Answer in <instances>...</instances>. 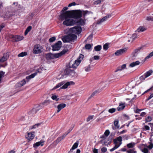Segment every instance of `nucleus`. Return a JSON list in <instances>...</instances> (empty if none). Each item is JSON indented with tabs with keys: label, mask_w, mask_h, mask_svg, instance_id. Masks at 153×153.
<instances>
[{
	"label": "nucleus",
	"mask_w": 153,
	"mask_h": 153,
	"mask_svg": "<svg viewBox=\"0 0 153 153\" xmlns=\"http://www.w3.org/2000/svg\"><path fill=\"white\" fill-rule=\"evenodd\" d=\"M59 18L61 20H64L62 24L66 26L73 25L76 22V20L72 18L71 10L60 13Z\"/></svg>",
	"instance_id": "obj_1"
},
{
	"label": "nucleus",
	"mask_w": 153,
	"mask_h": 153,
	"mask_svg": "<svg viewBox=\"0 0 153 153\" xmlns=\"http://www.w3.org/2000/svg\"><path fill=\"white\" fill-rule=\"evenodd\" d=\"M82 29H68V35L62 38L64 42H69L74 41L77 37L75 34H79L81 32Z\"/></svg>",
	"instance_id": "obj_2"
},
{
	"label": "nucleus",
	"mask_w": 153,
	"mask_h": 153,
	"mask_svg": "<svg viewBox=\"0 0 153 153\" xmlns=\"http://www.w3.org/2000/svg\"><path fill=\"white\" fill-rule=\"evenodd\" d=\"M72 18L78 19L81 18L82 16L84 18L87 15L92 14L93 13L91 11L80 10H71Z\"/></svg>",
	"instance_id": "obj_3"
},
{
	"label": "nucleus",
	"mask_w": 153,
	"mask_h": 153,
	"mask_svg": "<svg viewBox=\"0 0 153 153\" xmlns=\"http://www.w3.org/2000/svg\"><path fill=\"white\" fill-rule=\"evenodd\" d=\"M68 51V49L65 48L59 53L55 54L48 53L46 55L45 57L48 60L59 58L65 54Z\"/></svg>",
	"instance_id": "obj_4"
},
{
	"label": "nucleus",
	"mask_w": 153,
	"mask_h": 153,
	"mask_svg": "<svg viewBox=\"0 0 153 153\" xmlns=\"http://www.w3.org/2000/svg\"><path fill=\"white\" fill-rule=\"evenodd\" d=\"M122 138L121 136H119L116 139H114L113 142L114 144H115V146L113 148L110 150V151L111 152H112L118 148L122 144Z\"/></svg>",
	"instance_id": "obj_5"
},
{
	"label": "nucleus",
	"mask_w": 153,
	"mask_h": 153,
	"mask_svg": "<svg viewBox=\"0 0 153 153\" xmlns=\"http://www.w3.org/2000/svg\"><path fill=\"white\" fill-rule=\"evenodd\" d=\"M74 68H75L73 67V64L72 66L70 65H68L66 66V68L65 70V72L67 74L70 75L72 77L76 76V73L74 71Z\"/></svg>",
	"instance_id": "obj_6"
},
{
	"label": "nucleus",
	"mask_w": 153,
	"mask_h": 153,
	"mask_svg": "<svg viewBox=\"0 0 153 153\" xmlns=\"http://www.w3.org/2000/svg\"><path fill=\"white\" fill-rule=\"evenodd\" d=\"M42 47L40 45L36 44L34 46L33 52L34 54L39 53L42 52Z\"/></svg>",
	"instance_id": "obj_7"
},
{
	"label": "nucleus",
	"mask_w": 153,
	"mask_h": 153,
	"mask_svg": "<svg viewBox=\"0 0 153 153\" xmlns=\"http://www.w3.org/2000/svg\"><path fill=\"white\" fill-rule=\"evenodd\" d=\"M62 42L61 41H59L54 45L52 46V50L53 51H59L62 47Z\"/></svg>",
	"instance_id": "obj_8"
},
{
	"label": "nucleus",
	"mask_w": 153,
	"mask_h": 153,
	"mask_svg": "<svg viewBox=\"0 0 153 153\" xmlns=\"http://www.w3.org/2000/svg\"><path fill=\"white\" fill-rule=\"evenodd\" d=\"M86 20L85 18L82 19L80 18V19L77 21V25L79 26H83L85 25ZM70 29H81V27L80 26H78L77 27L75 28L73 27L71 28Z\"/></svg>",
	"instance_id": "obj_9"
},
{
	"label": "nucleus",
	"mask_w": 153,
	"mask_h": 153,
	"mask_svg": "<svg viewBox=\"0 0 153 153\" xmlns=\"http://www.w3.org/2000/svg\"><path fill=\"white\" fill-rule=\"evenodd\" d=\"M145 47V45H143L135 49L132 53V56L133 57H136L137 56L138 52L140 51H141L143 50L144 49V48Z\"/></svg>",
	"instance_id": "obj_10"
},
{
	"label": "nucleus",
	"mask_w": 153,
	"mask_h": 153,
	"mask_svg": "<svg viewBox=\"0 0 153 153\" xmlns=\"http://www.w3.org/2000/svg\"><path fill=\"white\" fill-rule=\"evenodd\" d=\"M128 50L127 48L121 49L117 50L114 53L115 55L116 56H119L122 55L125 53Z\"/></svg>",
	"instance_id": "obj_11"
},
{
	"label": "nucleus",
	"mask_w": 153,
	"mask_h": 153,
	"mask_svg": "<svg viewBox=\"0 0 153 153\" xmlns=\"http://www.w3.org/2000/svg\"><path fill=\"white\" fill-rule=\"evenodd\" d=\"M84 57V55L83 54H80L78 59L77 60H76L75 63L73 64V67L76 68L79 65L81 61L83 59Z\"/></svg>",
	"instance_id": "obj_12"
},
{
	"label": "nucleus",
	"mask_w": 153,
	"mask_h": 153,
	"mask_svg": "<svg viewBox=\"0 0 153 153\" xmlns=\"http://www.w3.org/2000/svg\"><path fill=\"white\" fill-rule=\"evenodd\" d=\"M34 132H31L27 133V134L25 135V137L28 140V142L32 140L34 138Z\"/></svg>",
	"instance_id": "obj_13"
},
{
	"label": "nucleus",
	"mask_w": 153,
	"mask_h": 153,
	"mask_svg": "<svg viewBox=\"0 0 153 153\" xmlns=\"http://www.w3.org/2000/svg\"><path fill=\"white\" fill-rule=\"evenodd\" d=\"M111 16V14H109L108 15H106L105 16L103 17L101 19L99 20L97 23V24H100L103 22L107 21L108 18H109Z\"/></svg>",
	"instance_id": "obj_14"
},
{
	"label": "nucleus",
	"mask_w": 153,
	"mask_h": 153,
	"mask_svg": "<svg viewBox=\"0 0 153 153\" xmlns=\"http://www.w3.org/2000/svg\"><path fill=\"white\" fill-rule=\"evenodd\" d=\"M12 38L13 39V41L16 42L20 41L24 38L23 36L19 35L13 36Z\"/></svg>",
	"instance_id": "obj_15"
},
{
	"label": "nucleus",
	"mask_w": 153,
	"mask_h": 153,
	"mask_svg": "<svg viewBox=\"0 0 153 153\" xmlns=\"http://www.w3.org/2000/svg\"><path fill=\"white\" fill-rule=\"evenodd\" d=\"M121 150L123 152L126 151L127 153H136L137 151H135V149H129L128 150H127L125 148H123L121 149Z\"/></svg>",
	"instance_id": "obj_16"
},
{
	"label": "nucleus",
	"mask_w": 153,
	"mask_h": 153,
	"mask_svg": "<svg viewBox=\"0 0 153 153\" xmlns=\"http://www.w3.org/2000/svg\"><path fill=\"white\" fill-rule=\"evenodd\" d=\"M125 107V103L120 102L119 103L118 107L117 108V110L118 111H121L123 110Z\"/></svg>",
	"instance_id": "obj_17"
},
{
	"label": "nucleus",
	"mask_w": 153,
	"mask_h": 153,
	"mask_svg": "<svg viewBox=\"0 0 153 153\" xmlns=\"http://www.w3.org/2000/svg\"><path fill=\"white\" fill-rule=\"evenodd\" d=\"M44 141L43 140H41L40 141L37 142L34 144L33 145V147L34 148H37L39 146H42L44 145Z\"/></svg>",
	"instance_id": "obj_18"
},
{
	"label": "nucleus",
	"mask_w": 153,
	"mask_h": 153,
	"mask_svg": "<svg viewBox=\"0 0 153 153\" xmlns=\"http://www.w3.org/2000/svg\"><path fill=\"white\" fill-rule=\"evenodd\" d=\"M9 56V55L7 53H4V54L2 58L0 59V62H3L5 61L8 59Z\"/></svg>",
	"instance_id": "obj_19"
},
{
	"label": "nucleus",
	"mask_w": 153,
	"mask_h": 153,
	"mask_svg": "<svg viewBox=\"0 0 153 153\" xmlns=\"http://www.w3.org/2000/svg\"><path fill=\"white\" fill-rule=\"evenodd\" d=\"M66 106V104H65L64 103H62L58 105L57 106V108H58L57 113H58V112H59L62 109L65 107Z\"/></svg>",
	"instance_id": "obj_20"
},
{
	"label": "nucleus",
	"mask_w": 153,
	"mask_h": 153,
	"mask_svg": "<svg viewBox=\"0 0 153 153\" xmlns=\"http://www.w3.org/2000/svg\"><path fill=\"white\" fill-rule=\"evenodd\" d=\"M65 84L61 87L60 88L61 89H65L68 88V86L70 85L71 84H74V83L73 82H68L66 83H65Z\"/></svg>",
	"instance_id": "obj_21"
},
{
	"label": "nucleus",
	"mask_w": 153,
	"mask_h": 153,
	"mask_svg": "<svg viewBox=\"0 0 153 153\" xmlns=\"http://www.w3.org/2000/svg\"><path fill=\"white\" fill-rule=\"evenodd\" d=\"M146 29H137V30L135 31V33L133 34L132 35V37H134L133 39H134V38H135L137 37V34L138 33H139L140 32H143Z\"/></svg>",
	"instance_id": "obj_22"
},
{
	"label": "nucleus",
	"mask_w": 153,
	"mask_h": 153,
	"mask_svg": "<svg viewBox=\"0 0 153 153\" xmlns=\"http://www.w3.org/2000/svg\"><path fill=\"white\" fill-rule=\"evenodd\" d=\"M135 143L133 142H131L127 144L126 146L128 148L134 149V147Z\"/></svg>",
	"instance_id": "obj_23"
},
{
	"label": "nucleus",
	"mask_w": 153,
	"mask_h": 153,
	"mask_svg": "<svg viewBox=\"0 0 153 153\" xmlns=\"http://www.w3.org/2000/svg\"><path fill=\"white\" fill-rule=\"evenodd\" d=\"M140 64L139 61H137L135 62H133L130 64L129 66L131 67H133L136 65H138Z\"/></svg>",
	"instance_id": "obj_24"
},
{
	"label": "nucleus",
	"mask_w": 153,
	"mask_h": 153,
	"mask_svg": "<svg viewBox=\"0 0 153 153\" xmlns=\"http://www.w3.org/2000/svg\"><path fill=\"white\" fill-rule=\"evenodd\" d=\"M118 120H115L114 122V127H113V128L114 130H115L119 128V126L118 125Z\"/></svg>",
	"instance_id": "obj_25"
},
{
	"label": "nucleus",
	"mask_w": 153,
	"mask_h": 153,
	"mask_svg": "<svg viewBox=\"0 0 153 153\" xmlns=\"http://www.w3.org/2000/svg\"><path fill=\"white\" fill-rule=\"evenodd\" d=\"M26 83V81L24 79L18 83L16 85L17 86L22 87Z\"/></svg>",
	"instance_id": "obj_26"
},
{
	"label": "nucleus",
	"mask_w": 153,
	"mask_h": 153,
	"mask_svg": "<svg viewBox=\"0 0 153 153\" xmlns=\"http://www.w3.org/2000/svg\"><path fill=\"white\" fill-rule=\"evenodd\" d=\"M65 83V81H62L61 82H60L58 84L56 85L53 88V89H56L59 87H60L61 86L64 84Z\"/></svg>",
	"instance_id": "obj_27"
},
{
	"label": "nucleus",
	"mask_w": 153,
	"mask_h": 153,
	"mask_svg": "<svg viewBox=\"0 0 153 153\" xmlns=\"http://www.w3.org/2000/svg\"><path fill=\"white\" fill-rule=\"evenodd\" d=\"M37 74V73L35 72L34 73L31 74L30 75L27 76L26 79H30L31 78H33Z\"/></svg>",
	"instance_id": "obj_28"
},
{
	"label": "nucleus",
	"mask_w": 153,
	"mask_h": 153,
	"mask_svg": "<svg viewBox=\"0 0 153 153\" xmlns=\"http://www.w3.org/2000/svg\"><path fill=\"white\" fill-rule=\"evenodd\" d=\"M153 73V71L152 70H150L149 71L146 72L144 74L147 77L150 76Z\"/></svg>",
	"instance_id": "obj_29"
},
{
	"label": "nucleus",
	"mask_w": 153,
	"mask_h": 153,
	"mask_svg": "<svg viewBox=\"0 0 153 153\" xmlns=\"http://www.w3.org/2000/svg\"><path fill=\"white\" fill-rule=\"evenodd\" d=\"M102 48V46L100 45H97L94 48V50L97 51H100Z\"/></svg>",
	"instance_id": "obj_30"
},
{
	"label": "nucleus",
	"mask_w": 153,
	"mask_h": 153,
	"mask_svg": "<svg viewBox=\"0 0 153 153\" xmlns=\"http://www.w3.org/2000/svg\"><path fill=\"white\" fill-rule=\"evenodd\" d=\"M152 120V117L150 116H149L145 118V123L150 122Z\"/></svg>",
	"instance_id": "obj_31"
},
{
	"label": "nucleus",
	"mask_w": 153,
	"mask_h": 153,
	"mask_svg": "<svg viewBox=\"0 0 153 153\" xmlns=\"http://www.w3.org/2000/svg\"><path fill=\"white\" fill-rule=\"evenodd\" d=\"M58 96L54 95V94H52L51 97V98L53 100H55L56 101H58L59 98H58Z\"/></svg>",
	"instance_id": "obj_32"
},
{
	"label": "nucleus",
	"mask_w": 153,
	"mask_h": 153,
	"mask_svg": "<svg viewBox=\"0 0 153 153\" xmlns=\"http://www.w3.org/2000/svg\"><path fill=\"white\" fill-rule=\"evenodd\" d=\"M146 20L148 21L153 22V17L151 16H147Z\"/></svg>",
	"instance_id": "obj_33"
},
{
	"label": "nucleus",
	"mask_w": 153,
	"mask_h": 153,
	"mask_svg": "<svg viewBox=\"0 0 153 153\" xmlns=\"http://www.w3.org/2000/svg\"><path fill=\"white\" fill-rule=\"evenodd\" d=\"M126 65L125 64L122 65H121V69H116V70L115 71V72H117L118 71H120L125 69V68H126Z\"/></svg>",
	"instance_id": "obj_34"
},
{
	"label": "nucleus",
	"mask_w": 153,
	"mask_h": 153,
	"mask_svg": "<svg viewBox=\"0 0 153 153\" xmlns=\"http://www.w3.org/2000/svg\"><path fill=\"white\" fill-rule=\"evenodd\" d=\"M153 56V51L150 53L147 56H146L145 58V60H146L149 59V58Z\"/></svg>",
	"instance_id": "obj_35"
},
{
	"label": "nucleus",
	"mask_w": 153,
	"mask_h": 153,
	"mask_svg": "<svg viewBox=\"0 0 153 153\" xmlns=\"http://www.w3.org/2000/svg\"><path fill=\"white\" fill-rule=\"evenodd\" d=\"M103 1V0H97L94 1L93 4L95 5H98L100 4L102 1Z\"/></svg>",
	"instance_id": "obj_36"
},
{
	"label": "nucleus",
	"mask_w": 153,
	"mask_h": 153,
	"mask_svg": "<svg viewBox=\"0 0 153 153\" xmlns=\"http://www.w3.org/2000/svg\"><path fill=\"white\" fill-rule=\"evenodd\" d=\"M27 55V52H22L20 53L19 54L18 56V57H23L24 56H26Z\"/></svg>",
	"instance_id": "obj_37"
},
{
	"label": "nucleus",
	"mask_w": 153,
	"mask_h": 153,
	"mask_svg": "<svg viewBox=\"0 0 153 153\" xmlns=\"http://www.w3.org/2000/svg\"><path fill=\"white\" fill-rule=\"evenodd\" d=\"M147 78L145 75L144 74V75L141 76L140 77V79L141 82L143 81L146 78Z\"/></svg>",
	"instance_id": "obj_38"
},
{
	"label": "nucleus",
	"mask_w": 153,
	"mask_h": 153,
	"mask_svg": "<svg viewBox=\"0 0 153 153\" xmlns=\"http://www.w3.org/2000/svg\"><path fill=\"white\" fill-rule=\"evenodd\" d=\"M109 43H105L103 46V48L105 50H107L108 48Z\"/></svg>",
	"instance_id": "obj_39"
},
{
	"label": "nucleus",
	"mask_w": 153,
	"mask_h": 153,
	"mask_svg": "<svg viewBox=\"0 0 153 153\" xmlns=\"http://www.w3.org/2000/svg\"><path fill=\"white\" fill-rule=\"evenodd\" d=\"M40 124L39 123H38L34 125H33L31 126L30 127V129H33L37 127H38L39 126Z\"/></svg>",
	"instance_id": "obj_40"
},
{
	"label": "nucleus",
	"mask_w": 153,
	"mask_h": 153,
	"mask_svg": "<svg viewBox=\"0 0 153 153\" xmlns=\"http://www.w3.org/2000/svg\"><path fill=\"white\" fill-rule=\"evenodd\" d=\"M92 47V46L90 44H88L85 45V48L86 49L89 50Z\"/></svg>",
	"instance_id": "obj_41"
},
{
	"label": "nucleus",
	"mask_w": 153,
	"mask_h": 153,
	"mask_svg": "<svg viewBox=\"0 0 153 153\" xmlns=\"http://www.w3.org/2000/svg\"><path fill=\"white\" fill-rule=\"evenodd\" d=\"M149 145L146 146V147L149 149H152L153 147V144L151 142H149Z\"/></svg>",
	"instance_id": "obj_42"
},
{
	"label": "nucleus",
	"mask_w": 153,
	"mask_h": 153,
	"mask_svg": "<svg viewBox=\"0 0 153 153\" xmlns=\"http://www.w3.org/2000/svg\"><path fill=\"white\" fill-rule=\"evenodd\" d=\"M116 109L115 108H112L109 109L108 111L111 113H113L115 112Z\"/></svg>",
	"instance_id": "obj_43"
},
{
	"label": "nucleus",
	"mask_w": 153,
	"mask_h": 153,
	"mask_svg": "<svg viewBox=\"0 0 153 153\" xmlns=\"http://www.w3.org/2000/svg\"><path fill=\"white\" fill-rule=\"evenodd\" d=\"M62 140L60 137H58L56 140H55V142L56 143H58L59 142Z\"/></svg>",
	"instance_id": "obj_44"
},
{
	"label": "nucleus",
	"mask_w": 153,
	"mask_h": 153,
	"mask_svg": "<svg viewBox=\"0 0 153 153\" xmlns=\"http://www.w3.org/2000/svg\"><path fill=\"white\" fill-rule=\"evenodd\" d=\"M50 103V101L49 100H45L42 103V104L44 105H46Z\"/></svg>",
	"instance_id": "obj_45"
},
{
	"label": "nucleus",
	"mask_w": 153,
	"mask_h": 153,
	"mask_svg": "<svg viewBox=\"0 0 153 153\" xmlns=\"http://www.w3.org/2000/svg\"><path fill=\"white\" fill-rule=\"evenodd\" d=\"M142 151L144 153H148L149 150L147 148H144L142 149Z\"/></svg>",
	"instance_id": "obj_46"
},
{
	"label": "nucleus",
	"mask_w": 153,
	"mask_h": 153,
	"mask_svg": "<svg viewBox=\"0 0 153 153\" xmlns=\"http://www.w3.org/2000/svg\"><path fill=\"white\" fill-rule=\"evenodd\" d=\"M91 66L90 65H89L87 66L85 68V70L86 71L88 72L89 71H90Z\"/></svg>",
	"instance_id": "obj_47"
},
{
	"label": "nucleus",
	"mask_w": 153,
	"mask_h": 153,
	"mask_svg": "<svg viewBox=\"0 0 153 153\" xmlns=\"http://www.w3.org/2000/svg\"><path fill=\"white\" fill-rule=\"evenodd\" d=\"M78 143H74L72 147V149H74L78 147Z\"/></svg>",
	"instance_id": "obj_48"
},
{
	"label": "nucleus",
	"mask_w": 153,
	"mask_h": 153,
	"mask_svg": "<svg viewBox=\"0 0 153 153\" xmlns=\"http://www.w3.org/2000/svg\"><path fill=\"white\" fill-rule=\"evenodd\" d=\"M94 115H91L89 116L88 117L87 119V121L88 122L90 120H92L94 118Z\"/></svg>",
	"instance_id": "obj_49"
},
{
	"label": "nucleus",
	"mask_w": 153,
	"mask_h": 153,
	"mask_svg": "<svg viewBox=\"0 0 153 153\" xmlns=\"http://www.w3.org/2000/svg\"><path fill=\"white\" fill-rule=\"evenodd\" d=\"M68 8L67 7H64L61 11L60 13H64L67 11Z\"/></svg>",
	"instance_id": "obj_50"
},
{
	"label": "nucleus",
	"mask_w": 153,
	"mask_h": 153,
	"mask_svg": "<svg viewBox=\"0 0 153 153\" xmlns=\"http://www.w3.org/2000/svg\"><path fill=\"white\" fill-rule=\"evenodd\" d=\"M56 40V38L55 37H53L50 38L49 39V41L50 42H52Z\"/></svg>",
	"instance_id": "obj_51"
},
{
	"label": "nucleus",
	"mask_w": 153,
	"mask_h": 153,
	"mask_svg": "<svg viewBox=\"0 0 153 153\" xmlns=\"http://www.w3.org/2000/svg\"><path fill=\"white\" fill-rule=\"evenodd\" d=\"M4 73L2 71L0 72V82L1 81V78L3 77Z\"/></svg>",
	"instance_id": "obj_52"
},
{
	"label": "nucleus",
	"mask_w": 153,
	"mask_h": 153,
	"mask_svg": "<svg viewBox=\"0 0 153 153\" xmlns=\"http://www.w3.org/2000/svg\"><path fill=\"white\" fill-rule=\"evenodd\" d=\"M110 133V132L108 130H106L105 131V132L104 133V134L105 135L106 137L108 136Z\"/></svg>",
	"instance_id": "obj_53"
},
{
	"label": "nucleus",
	"mask_w": 153,
	"mask_h": 153,
	"mask_svg": "<svg viewBox=\"0 0 153 153\" xmlns=\"http://www.w3.org/2000/svg\"><path fill=\"white\" fill-rule=\"evenodd\" d=\"M143 109H136V110H134V112L136 113H139L141 111H142Z\"/></svg>",
	"instance_id": "obj_54"
},
{
	"label": "nucleus",
	"mask_w": 153,
	"mask_h": 153,
	"mask_svg": "<svg viewBox=\"0 0 153 153\" xmlns=\"http://www.w3.org/2000/svg\"><path fill=\"white\" fill-rule=\"evenodd\" d=\"M76 3L75 2H72L71 3H70L68 5V7H71V6H75L76 5Z\"/></svg>",
	"instance_id": "obj_55"
},
{
	"label": "nucleus",
	"mask_w": 153,
	"mask_h": 153,
	"mask_svg": "<svg viewBox=\"0 0 153 153\" xmlns=\"http://www.w3.org/2000/svg\"><path fill=\"white\" fill-rule=\"evenodd\" d=\"M107 116L106 115H103V116L102 117H101V118H97V122H98L100 120H101L103 118H105V117H106Z\"/></svg>",
	"instance_id": "obj_56"
},
{
	"label": "nucleus",
	"mask_w": 153,
	"mask_h": 153,
	"mask_svg": "<svg viewBox=\"0 0 153 153\" xmlns=\"http://www.w3.org/2000/svg\"><path fill=\"white\" fill-rule=\"evenodd\" d=\"M37 111L36 110V109L34 108L31 111V113L33 114H35L36 113Z\"/></svg>",
	"instance_id": "obj_57"
},
{
	"label": "nucleus",
	"mask_w": 153,
	"mask_h": 153,
	"mask_svg": "<svg viewBox=\"0 0 153 153\" xmlns=\"http://www.w3.org/2000/svg\"><path fill=\"white\" fill-rule=\"evenodd\" d=\"M101 151L103 152H105L107 151V149L105 147H103L101 149Z\"/></svg>",
	"instance_id": "obj_58"
},
{
	"label": "nucleus",
	"mask_w": 153,
	"mask_h": 153,
	"mask_svg": "<svg viewBox=\"0 0 153 153\" xmlns=\"http://www.w3.org/2000/svg\"><path fill=\"white\" fill-rule=\"evenodd\" d=\"M94 60H98L100 59V56H94Z\"/></svg>",
	"instance_id": "obj_59"
},
{
	"label": "nucleus",
	"mask_w": 153,
	"mask_h": 153,
	"mask_svg": "<svg viewBox=\"0 0 153 153\" xmlns=\"http://www.w3.org/2000/svg\"><path fill=\"white\" fill-rule=\"evenodd\" d=\"M134 84L133 83V82H131V83H130L128 85H129V86L130 87H131L132 88H133L135 86L134 85H134Z\"/></svg>",
	"instance_id": "obj_60"
},
{
	"label": "nucleus",
	"mask_w": 153,
	"mask_h": 153,
	"mask_svg": "<svg viewBox=\"0 0 153 153\" xmlns=\"http://www.w3.org/2000/svg\"><path fill=\"white\" fill-rule=\"evenodd\" d=\"M144 130H149L150 129L149 127L147 125L145 126H144Z\"/></svg>",
	"instance_id": "obj_61"
},
{
	"label": "nucleus",
	"mask_w": 153,
	"mask_h": 153,
	"mask_svg": "<svg viewBox=\"0 0 153 153\" xmlns=\"http://www.w3.org/2000/svg\"><path fill=\"white\" fill-rule=\"evenodd\" d=\"M153 97V93L150 95L149 97L146 99V101H148Z\"/></svg>",
	"instance_id": "obj_62"
},
{
	"label": "nucleus",
	"mask_w": 153,
	"mask_h": 153,
	"mask_svg": "<svg viewBox=\"0 0 153 153\" xmlns=\"http://www.w3.org/2000/svg\"><path fill=\"white\" fill-rule=\"evenodd\" d=\"M31 29H26L25 32V35L26 36L27 34L30 31Z\"/></svg>",
	"instance_id": "obj_63"
},
{
	"label": "nucleus",
	"mask_w": 153,
	"mask_h": 153,
	"mask_svg": "<svg viewBox=\"0 0 153 153\" xmlns=\"http://www.w3.org/2000/svg\"><path fill=\"white\" fill-rule=\"evenodd\" d=\"M5 25L4 24H2L0 25V29H2L3 28H5Z\"/></svg>",
	"instance_id": "obj_64"
}]
</instances>
